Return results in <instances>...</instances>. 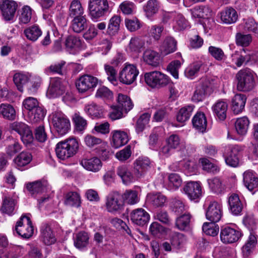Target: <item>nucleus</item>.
Wrapping results in <instances>:
<instances>
[{
    "label": "nucleus",
    "instance_id": "f257e3e1",
    "mask_svg": "<svg viewBox=\"0 0 258 258\" xmlns=\"http://www.w3.org/2000/svg\"><path fill=\"white\" fill-rule=\"evenodd\" d=\"M215 88V80L209 77L202 78L196 85L191 100L195 103L204 100Z\"/></svg>",
    "mask_w": 258,
    "mask_h": 258
},
{
    "label": "nucleus",
    "instance_id": "f03ea898",
    "mask_svg": "<svg viewBox=\"0 0 258 258\" xmlns=\"http://www.w3.org/2000/svg\"><path fill=\"white\" fill-rule=\"evenodd\" d=\"M79 148V144L76 139L72 138L61 141L56 144L55 152L57 157L61 159H67L75 155Z\"/></svg>",
    "mask_w": 258,
    "mask_h": 258
},
{
    "label": "nucleus",
    "instance_id": "7ed1b4c3",
    "mask_svg": "<svg viewBox=\"0 0 258 258\" xmlns=\"http://www.w3.org/2000/svg\"><path fill=\"white\" fill-rule=\"evenodd\" d=\"M255 74L248 68L240 70L236 74L237 89L241 91L251 90L255 85Z\"/></svg>",
    "mask_w": 258,
    "mask_h": 258
},
{
    "label": "nucleus",
    "instance_id": "20e7f679",
    "mask_svg": "<svg viewBox=\"0 0 258 258\" xmlns=\"http://www.w3.org/2000/svg\"><path fill=\"white\" fill-rule=\"evenodd\" d=\"M88 9L91 19L97 21L109 11L107 0H89Z\"/></svg>",
    "mask_w": 258,
    "mask_h": 258
},
{
    "label": "nucleus",
    "instance_id": "39448f33",
    "mask_svg": "<svg viewBox=\"0 0 258 258\" xmlns=\"http://www.w3.org/2000/svg\"><path fill=\"white\" fill-rule=\"evenodd\" d=\"M144 80L149 86L152 88H159L168 84L169 78L159 71H153L144 74Z\"/></svg>",
    "mask_w": 258,
    "mask_h": 258
},
{
    "label": "nucleus",
    "instance_id": "423d86ee",
    "mask_svg": "<svg viewBox=\"0 0 258 258\" xmlns=\"http://www.w3.org/2000/svg\"><path fill=\"white\" fill-rule=\"evenodd\" d=\"M51 122L57 133L60 136L66 134L70 129V122L67 117L60 111L52 113Z\"/></svg>",
    "mask_w": 258,
    "mask_h": 258
},
{
    "label": "nucleus",
    "instance_id": "0eeeda50",
    "mask_svg": "<svg viewBox=\"0 0 258 258\" xmlns=\"http://www.w3.org/2000/svg\"><path fill=\"white\" fill-rule=\"evenodd\" d=\"M121 195L116 191L110 192L106 198L105 207L107 211L111 213H116L121 210L124 202Z\"/></svg>",
    "mask_w": 258,
    "mask_h": 258
},
{
    "label": "nucleus",
    "instance_id": "6e6552de",
    "mask_svg": "<svg viewBox=\"0 0 258 258\" xmlns=\"http://www.w3.org/2000/svg\"><path fill=\"white\" fill-rule=\"evenodd\" d=\"M15 230L22 237L28 239L34 232V228L30 218L26 216H22L17 221Z\"/></svg>",
    "mask_w": 258,
    "mask_h": 258
},
{
    "label": "nucleus",
    "instance_id": "1a4fd4ad",
    "mask_svg": "<svg viewBox=\"0 0 258 258\" xmlns=\"http://www.w3.org/2000/svg\"><path fill=\"white\" fill-rule=\"evenodd\" d=\"M138 74L139 71L136 66L125 63L119 73V80L123 84L130 85L135 82Z\"/></svg>",
    "mask_w": 258,
    "mask_h": 258
},
{
    "label": "nucleus",
    "instance_id": "9d476101",
    "mask_svg": "<svg viewBox=\"0 0 258 258\" xmlns=\"http://www.w3.org/2000/svg\"><path fill=\"white\" fill-rule=\"evenodd\" d=\"M98 83V79L90 75L81 76L76 82V88L80 93H84L96 87Z\"/></svg>",
    "mask_w": 258,
    "mask_h": 258
},
{
    "label": "nucleus",
    "instance_id": "9b49d317",
    "mask_svg": "<svg viewBox=\"0 0 258 258\" xmlns=\"http://www.w3.org/2000/svg\"><path fill=\"white\" fill-rule=\"evenodd\" d=\"M12 128L20 135L21 141L26 146L29 145L33 142L32 131L26 124L22 122H15L13 124Z\"/></svg>",
    "mask_w": 258,
    "mask_h": 258
},
{
    "label": "nucleus",
    "instance_id": "f8f14e48",
    "mask_svg": "<svg viewBox=\"0 0 258 258\" xmlns=\"http://www.w3.org/2000/svg\"><path fill=\"white\" fill-rule=\"evenodd\" d=\"M241 148L237 145H229L225 152V160L227 165L235 167L239 165L240 152Z\"/></svg>",
    "mask_w": 258,
    "mask_h": 258
},
{
    "label": "nucleus",
    "instance_id": "ddd939ff",
    "mask_svg": "<svg viewBox=\"0 0 258 258\" xmlns=\"http://www.w3.org/2000/svg\"><path fill=\"white\" fill-rule=\"evenodd\" d=\"M208 69L206 62L200 59L189 64L185 70L184 74L186 78L192 80L197 77L200 72H206Z\"/></svg>",
    "mask_w": 258,
    "mask_h": 258
},
{
    "label": "nucleus",
    "instance_id": "4468645a",
    "mask_svg": "<svg viewBox=\"0 0 258 258\" xmlns=\"http://www.w3.org/2000/svg\"><path fill=\"white\" fill-rule=\"evenodd\" d=\"M39 238L40 241L46 245L54 244L56 241L55 232L50 224L43 223L40 227Z\"/></svg>",
    "mask_w": 258,
    "mask_h": 258
},
{
    "label": "nucleus",
    "instance_id": "2eb2a0df",
    "mask_svg": "<svg viewBox=\"0 0 258 258\" xmlns=\"http://www.w3.org/2000/svg\"><path fill=\"white\" fill-rule=\"evenodd\" d=\"M18 5L12 0H3L0 3V9L3 17L6 21H11L15 17Z\"/></svg>",
    "mask_w": 258,
    "mask_h": 258
},
{
    "label": "nucleus",
    "instance_id": "dca6fc26",
    "mask_svg": "<svg viewBox=\"0 0 258 258\" xmlns=\"http://www.w3.org/2000/svg\"><path fill=\"white\" fill-rule=\"evenodd\" d=\"M242 234L240 231L230 227L222 228L220 232V238L224 243H232L236 242Z\"/></svg>",
    "mask_w": 258,
    "mask_h": 258
},
{
    "label": "nucleus",
    "instance_id": "f3484780",
    "mask_svg": "<svg viewBox=\"0 0 258 258\" xmlns=\"http://www.w3.org/2000/svg\"><path fill=\"white\" fill-rule=\"evenodd\" d=\"M222 211L221 206L217 202H210L206 213L207 220L213 223L219 222L222 217Z\"/></svg>",
    "mask_w": 258,
    "mask_h": 258
},
{
    "label": "nucleus",
    "instance_id": "a211bd4d",
    "mask_svg": "<svg viewBox=\"0 0 258 258\" xmlns=\"http://www.w3.org/2000/svg\"><path fill=\"white\" fill-rule=\"evenodd\" d=\"M65 87L58 78H53L50 81L47 91V95L49 98H56L63 94Z\"/></svg>",
    "mask_w": 258,
    "mask_h": 258
},
{
    "label": "nucleus",
    "instance_id": "6ab92c4d",
    "mask_svg": "<svg viewBox=\"0 0 258 258\" xmlns=\"http://www.w3.org/2000/svg\"><path fill=\"white\" fill-rule=\"evenodd\" d=\"M130 217L133 223L139 226L145 225L150 220L149 214L142 208H138L132 211Z\"/></svg>",
    "mask_w": 258,
    "mask_h": 258
},
{
    "label": "nucleus",
    "instance_id": "aec40b11",
    "mask_svg": "<svg viewBox=\"0 0 258 258\" xmlns=\"http://www.w3.org/2000/svg\"><path fill=\"white\" fill-rule=\"evenodd\" d=\"M183 189L185 194L191 200L198 199L202 195V188L198 182H187Z\"/></svg>",
    "mask_w": 258,
    "mask_h": 258
},
{
    "label": "nucleus",
    "instance_id": "412c9836",
    "mask_svg": "<svg viewBox=\"0 0 258 258\" xmlns=\"http://www.w3.org/2000/svg\"><path fill=\"white\" fill-rule=\"evenodd\" d=\"M177 49V42L171 36H166L160 46V51L164 55L173 53Z\"/></svg>",
    "mask_w": 258,
    "mask_h": 258
},
{
    "label": "nucleus",
    "instance_id": "4be33fe9",
    "mask_svg": "<svg viewBox=\"0 0 258 258\" xmlns=\"http://www.w3.org/2000/svg\"><path fill=\"white\" fill-rule=\"evenodd\" d=\"M80 163L85 169L93 172L99 171L102 166L100 159L96 157L90 159H83L80 161Z\"/></svg>",
    "mask_w": 258,
    "mask_h": 258
},
{
    "label": "nucleus",
    "instance_id": "5701e85b",
    "mask_svg": "<svg viewBox=\"0 0 258 258\" xmlns=\"http://www.w3.org/2000/svg\"><path fill=\"white\" fill-rule=\"evenodd\" d=\"M243 181L245 186L250 191L256 188L258 186V178L252 171L247 170L243 174Z\"/></svg>",
    "mask_w": 258,
    "mask_h": 258
},
{
    "label": "nucleus",
    "instance_id": "b1692460",
    "mask_svg": "<svg viewBox=\"0 0 258 258\" xmlns=\"http://www.w3.org/2000/svg\"><path fill=\"white\" fill-rule=\"evenodd\" d=\"M151 162L147 157H139L134 163L135 173L138 177H141L150 167Z\"/></svg>",
    "mask_w": 258,
    "mask_h": 258
},
{
    "label": "nucleus",
    "instance_id": "393cba45",
    "mask_svg": "<svg viewBox=\"0 0 258 258\" xmlns=\"http://www.w3.org/2000/svg\"><path fill=\"white\" fill-rule=\"evenodd\" d=\"M220 18L224 24H234L238 20V14L233 8L227 7L220 12Z\"/></svg>",
    "mask_w": 258,
    "mask_h": 258
},
{
    "label": "nucleus",
    "instance_id": "a878e982",
    "mask_svg": "<svg viewBox=\"0 0 258 258\" xmlns=\"http://www.w3.org/2000/svg\"><path fill=\"white\" fill-rule=\"evenodd\" d=\"M257 244V237L253 232H250V234L242 247V253L243 258H247L252 253Z\"/></svg>",
    "mask_w": 258,
    "mask_h": 258
},
{
    "label": "nucleus",
    "instance_id": "bb28decb",
    "mask_svg": "<svg viewBox=\"0 0 258 258\" xmlns=\"http://www.w3.org/2000/svg\"><path fill=\"white\" fill-rule=\"evenodd\" d=\"M144 61L148 64L154 67H158L161 61L159 53L153 50H146L143 56Z\"/></svg>",
    "mask_w": 258,
    "mask_h": 258
},
{
    "label": "nucleus",
    "instance_id": "cd10ccee",
    "mask_svg": "<svg viewBox=\"0 0 258 258\" xmlns=\"http://www.w3.org/2000/svg\"><path fill=\"white\" fill-rule=\"evenodd\" d=\"M246 100V96L241 94H237L232 99V110L234 114L241 112L245 107Z\"/></svg>",
    "mask_w": 258,
    "mask_h": 258
},
{
    "label": "nucleus",
    "instance_id": "c85d7f7f",
    "mask_svg": "<svg viewBox=\"0 0 258 258\" xmlns=\"http://www.w3.org/2000/svg\"><path fill=\"white\" fill-rule=\"evenodd\" d=\"M112 134V146L115 148H118L125 145L128 141V136L124 132L114 131Z\"/></svg>",
    "mask_w": 258,
    "mask_h": 258
},
{
    "label": "nucleus",
    "instance_id": "c756f323",
    "mask_svg": "<svg viewBox=\"0 0 258 258\" xmlns=\"http://www.w3.org/2000/svg\"><path fill=\"white\" fill-rule=\"evenodd\" d=\"M16 202L10 196H4L2 198V206L0 211L8 215H12L14 211Z\"/></svg>",
    "mask_w": 258,
    "mask_h": 258
},
{
    "label": "nucleus",
    "instance_id": "7c9ffc66",
    "mask_svg": "<svg viewBox=\"0 0 258 258\" xmlns=\"http://www.w3.org/2000/svg\"><path fill=\"white\" fill-rule=\"evenodd\" d=\"M116 173L121 178L122 182L125 184H128L134 180V177L131 169L126 165H123L118 166L117 168Z\"/></svg>",
    "mask_w": 258,
    "mask_h": 258
},
{
    "label": "nucleus",
    "instance_id": "2f4dec72",
    "mask_svg": "<svg viewBox=\"0 0 258 258\" xmlns=\"http://www.w3.org/2000/svg\"><path fill=\"white\" fill-rule=\"evenodd\" d=\"M232 57V60L238 67H240L244 64H247L251 60L250 54L246 53L244 49H242L239 52H235L233 54Z\"/></svg>",
    "mask_w": 258,
    "mask_h": 258
},
{
    "label": "nucleus",
    "instance_id": "473e14b6",
    "mask_svg": "<svg viewBox=\"0 0 258 258\" xmlns=\"http://www.w3.org/2000/svg\"><path fill=\"white\" fill-rule=\"evenodd\" d=\"M228 204L233 214L237 215L241 212L243 208L242 204L237 194H232L229 197Z\"/></svg>",
    "mask_w": 258,
    "mask_h": 258
},
{
    "label": "nucleus",
    "instance_id": "72a5a7b5",
    "mask_svg": "<svg viewBox=\"0 0 258 258\" xmlns=\"http://www.w3.org/2000/svg\"><path fill=\"white\" fill-rule=\"evenodd\" d=\"M73 30L77 33H81L88 26V20L86 15L73 18L71 22Z\"/></svg>",
    "mask_w": 258,
    "mask_h": 258
},
{
    "label": "nucleus",
    "instance_id": "f704fd0d",
    "mask_svg": "<svg viewBox=\"0 0 258 258\" xmlns=\"http://www.w3.org/2000/svg\"><path fill=\"white\" fill-rule=\"evenodd\" d=\"M16 116V110L12 105L8 103H2L0 105V116L6 119L13 120Z\"/></svg>",
    "mask_w": 258,
    "mask_h": 258
},
{
    "label": "nucleus",
    "instance_id": "c9c22d12",
    "mask_svg": "<svg viewBox=\"0 0 258 258\" xmlns=\"http://www.w3.org/2000/svg\"><path fill=\"white\" fill-rule=\"evenodd\" d=\"M194 126L201 132L206 131L207 127V119L204 113L198 112L193 117L192 120Z\"/></svg>",
    "mask_w": 258,
    "mask_h": 258
},
{
    "label": "nucleus",
    "instance_id": "e433bc0d",
    "mask_svg": "<svg viewBox=\"0 0 258 258\" xmlns=\"http://www.w3.org/2000/svg\"><path fill=\"white\" fill-rule=\"evenodd\" d=\"M210 190L215 194H222L225 190V185L222 181L218 177H215L207 180Z\"/></svg>",
    "mask_w": 258,
    "mask_h": 258
},
{
    "label": "nucleus",
    "instance_id": "4c0bfd02",
    "mask_svg": "<svg viewBox=\"0 0 258 258\" xmlns=\"http://www.w3.org/2000/svg\"><path fill=\"white\" fill-rule=\"evenodd\" d=\"M228 105L222 100L218 101L213 106L215 114L221 120H224L226 117V112Z\"/></svg>",
    "mask_w": 258,
    "mask_h": 258
},
{
    "label": "nucleus",
    "instance_id": "58836bf2",
    "mask_svg": "<svg viewBox=\"0 0 258 258\" xmlns=\"http://www.w3.org/2000/svg\"><path fill=\"white\" fill-rule=\"evenodd\" d=\"M235 128L237 133L241 136L245 135L247 132L249 120L246 116L239 117L235 121Z\"/></svg>",
    "mask_w": 258,
    "mask_h": 258
},
{
    "label": "nucleus",
    "instance_id": "ea45409f",
    "mask_svg": "<svg viewBox=\"0 0 258 258\" xmlns=\"http://www.w3.org/2000/svg\"><path fill=\"white\" fill-rule=\"evenodd\" d=\"M32 156L27 151H22L14 159V162L18 168L24 167L32 161Z\"/></svg>",
    "mask_w": 258,
    "mask_h": 258
},
{
    "label": "nucleus",
    "instance_id": "a19ab883",
    "mask_svg": "<svg viewBox=\"0 0 258 258\" xmlns=\"http://www.w3.org/2000/svg\"><path fill=\"white\" fill-rule=\"evenodd\" d=\"M47 182L46 181H34L26 184V188L29 192L33 195L44 192L46 189Z\"/></svg>",
    "mask_w": 258,
    "mask_h": 258
},
{
    "label": "nucleus",
    "instance_id": "79ce46f5",
    "mask_svg": "<svg viewBox=\"0 0 258 258\" xmlns=\"http://www.w3.org/2000/svg\"><path fill=\"white\" fill-rule=\"evenodd\" d=\"M191 15L195 18H208L211 16L212 10L208 6L195 7L191 10Z\"/></svg>",
    "mask_w": 258,
    "mask_h": 258
},
{
    "label": "nucleus",
    "instance_id": "37998d69",
    "mask_svg": "<svg viewBox=\"0 0 258 258\" xmlns=\"http://www.w3.org/2000/svg\"><path fill=\"white\" fill-rule=\"evenodd\" d=\"M84 14V9L79 0H73L70 4L69 8V16L73 18L81 17Z\"/></svg>",
    "mask_w": 258,
    "mask_h": 258
},
{
    "label": "nucleus",
    "instance_id": "c03bdc74",
    "mask_svg": "<svg viewBox=\"0 0 258 258\" xmlns=\"http://www.w3.org/2000/svg\"><path fill=\"white\" fill-rule=\"evenodd\" d=\"M120 17L117 15L113 16L108 23L107 33L110 36L116 35L119 29Z\"/></svg>",
    "mask_w": 258,
    "mask_h": 258
},
{
    "label": "nucleus",
    "instance_id": "a18cd8bd",
    "mask_svg": "<svg viewBox=\"0 0 258 258\" xmlns=\"http://www.w3.org/2000/svg\"><path fill=\"white\" fill-rule=\"evenodd\" d=\"M85 111L93 119L99 118L103 116L102 107L94 103L86 106L85 108Z\"/></svg>",
    "mask_w": 258,
    "mask_h": 258
},
{
    "label": "nucleus",
    "instance_id": "49530a36",
    "mask_svg": "<svg viewBox=\"0 0 258 258\" xmlns=\"http://www.w3.org/2000/svg\"><path fill=\"white\" fill-rule=\"evenodd\" d=\"M45 115V111L41 105L33 108L30 112H28V116L30 120L32 122H37L42 120Z\"/></svg>",
    "mask_w": 258,
    "mask_h": 258
},
{
    "label": "nucleus",
    "instance_id": "de8ad7c7",
    "mask_svg": "<svg viewBox=\"0 0 258 258\" xmlns=\"http://www.w3.org/2000/svg\"><path fill=\"white\" fill-rule=\"evenodd\" d=\"M23 250V247L20 245L10 247L3 253L1 258H18L22 255Z\"/></svg>",
    "mask_w": 258,
    "mask_h": 258
},
{
    "label": "nucleus",
    "instance_id": "09e8293b",
    "mask_svg": "<svg viewBox=\"0 0 258 258\" xmlns=\"http://www.w3.org/2000/svg\"><path fill=\"white\" fill-rule=\"evenodd\" d=\"M89 239L88 234L86 232L81 231L76 234L74 240L75 246L79 249L84 248L89 244Z\"/></svg>",
    "mask_w": 258,
    "mask_h": 258
},
{
    "label": "nucleus",
    "instance_id": "8fccbe9b",
    "mask_svg": "<svg viewBox=\"0 0 258 258\" xmlns=\"http://www.w3.org/2000/svg\"><path fill=\"white\" fill-rule=\"evenodd\" d=\"M27 39L35 41L42 35V31L38 25L31 26L26 29L24 32Z\"/></svg>",
    "mask_w": 258,
    "mask_h": 258
},
{
    "label": "nucleus",
    "instance_id": "3c124183",
    "mask_svg": "<svg viewBox=\"0 0 258 258\" xmlns=\"http://www.w3.org/2000/svg\"><path fill=\"white\" fill-rule=\"evenodd\" d=\"M194 108L193 105H187L181 108L177 114V120L183 123L188 120L192 114Z\"/></svg>",
    "mask_w": 258,
    "mask_h": 258
},
{
    "label": "nucleus",
    "instance_id": "603ef678",
    "mask_svg": "<svg viewBox=\"0 0 258 258\" xmlns=\"http://www.w3.org/2000/svg\"><path fill=\"white\" fill-rule=\"evenodd\" d=\"M64 204L68 206L79 207L81 204L80 195L75 191L68 192L66 196Z\"/></svg>",
    "mask_w": 258,
    "mask_h": 258
},
{
    "label": "nucleus",
    "instance_id": "864d4df0",
    "mask_svg": "<svg viewBox=\"0 0 258 258\" xmlns=\"http://www.w3.org/2000/svg\"><path fill=\"white\" fill-rule=\"evenodd\" d=\"M148 202L154 206L158 207H162L166 202V197L160 193L156 194H149L147 196Z\"/></svg>",
    "mask_w": 258,
    "mask_h": 258
},
{
    "label": "nucleus",
    "instance_id": "5fc2aeb1",
    "mask_svg": "<svg viewBox=\"0 0 258 258\" xmlns=\"http://www.w3.org/2000/svg\"><path fill=\"white\" fill-rule=\"evenodd\" d=\"M151 114L149 113L142 114L138 119L136 124V131L138 134L143 132L149 123Z\"/></svg>",
    "mask_w": 258,
    "mask_h": 258
},
{
    "label": "nucleus",
    "instance_id": "6e6d98bb",
    "mask_svg": "<svg viewBox=\"0 0 258 258\" xmlns=\"http://www.w3.org/2000/svg\"><path fill=\"white\" fill-rule=\"evenodd\" d=\"M191 216L189 214H183L176 219L175 226L180 230H184L189 228Z\"/></svg>",
    "mask_w": 258,
    "mask_h": 258
},
{
    "label": "nucleus",
    "instance_id": "4d7b16f0",
    "mask_svg": "<svg viewBox=\"0 0 258 258\" xmlns=\"http://www.w3.org/2000/svg\"><path fill=\"white\" fill-rule=\"evenodd\" d=\"M118 106L125 112L130 111L133 107L131 99L126 95L119 94L117 97Z\"/></svg>",
    "mask_w": 258,
    "mask_h": 258
},
{
    "label": "nucleus",
    "instance_id": "13d9d810",
    "mask_svg": "<svg viewBox=\"0 0 258 258\" xmlns=\"http://www.w3.org/2000/svg\"><path fill=\"white\" fill-rule=\"evenodd\" d=\"M121 196L124 203H126L129 205H134L139 201L138 192L136 190H126Z\"/></svg>",
    "mask_w": 258,
    "mask_h": 258
},
{
    "label": "nucleus",
    "instance_id": "bf43d9fd",
    "mask_svg": "<svg viewBox=\"0 0 258 258\" xmlns=\"http://www.w3.org/2000/svg\"><path fill=\"white\" fill-rule=\"evenodd\" d=\"M73 121L75 124V130L77 132H82L87 127V120L78 113H75L73 115Z\"/></svg>",
    "mask_w": 258,
    "mask_h": 258
},
{
    "label": "nucleus",
    "instance_id": "052dcab7",
    "mask_svg": "<svg viewBox=\"0 0 258 258\" xmlns=\"http://www.w3.org/2000/svg\"><path fill=\"white\" fill-rule=\"evenodd\" d=\"M28 77L22 73H16L13 76V81L20 92H23V86L28 81Z\"/></svg>",
    "mask_w": 258,
    "mask_h": 258
},
{
    "label": "nucleus",
    "instance_id": "680f3d73",
    "mask_svg": "<svg viewBox=\"0 0 258 258\" xmlns=\"http://www.w3.org/2000/svg\"><path fill=\"white\" fill-rule=\"evenodd\" d=\"M236 44L238 46L246 47L249 45L252 41V36L250 34H244L237 33L235 35Z\"/></svg>",
    "mask_w": 258,
    "mask_h": 258
},
{
    "label": "nucleus",
    "instance_id": "e2e57ef3",
    "mask_svg": "<svg viewBox=\"0 0 258 258\" xmlns=\"http://www.w3.org/2000/svg\"><path fill=\"white\" fill-rule=\"evenodd\" d=\"M164 30V27L161 24L152 25L148 30V34L154 40H160L162 33Z\"/></svg>",
    "mask_w": 258,
    "mask_h": 258
},
{
    "label": "nucleus",
    "instance_id": "0e129e2a",
    "mask_svg": "<svg viewBox=\"0 0 258 258\" xmlns=\"http://www.w3.org/2000/svg\"><path fill=\"white\" fill-rule=\"evenodd\" d=\"M203 231L206 234L212 236H216L219 230V227L215 223L205 222L203 225Z\"/></svg>",
    "mask_w": 258,
    "mask_h": 258
},
{
    "label": "nucleus",
    "instance_id": "69168bd1",
    "mask_svg": "<svg viewBox=\"0 0 258 258\" xmlns=\"http://www.w3.org/2000/svg\"><path fill=\"white\" fill-rule=\"evenodd\" d=\"M209 53L216 60L222 61L225 59L226 56L223 50L220 47L210 46L208 48Z\"/></svg>",
    "mask_w": 258,
    "mask_h": 258
},
{
    "label": "nucleus",
    "instance_id": "338daca9",
    "mask_svg": "<svg viewBox=\"0 0 258 258\" xmlns=\"http://www.w3.org/2000/svg\"><path fill=\"white\" fill-rule=\"evenodd\" d=\"M144 44V41L142 39L139 37H134L130 40L128 48L132 51L138 52Z\"/></svg>",
    "mask_w": 258,
    "mask_h": 258
},
{
    "label": "nucleus",
    "instance_id": "774afa93",
    "mask_svg": "<svg viewBox=\"0 0 258 258\" xmlns=\"http://www.w3.org/2000/svg\"><path fill=\"white\" fill-rule=\"evenodd\" d=\"M184 240V235L182 233L178 232L172 233L170 238L172 246L176 248H179Z\"/></svg>",
    "mask_w": 258,
    "mask_h": 258
}]
</instances>
